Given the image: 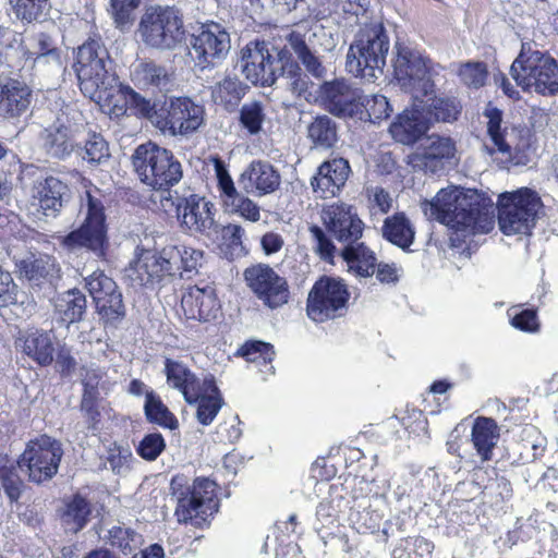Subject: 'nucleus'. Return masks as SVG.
Masks as SVG:
<instances>
[{
	"mask_svg": "<svg viewBox=\"0 0 558 558\" xmlns=\"http://www.w3.org/2000/svg\"><path fill=\"white\" fill-rule=\"evenodd\" d=\"M15 15L28 23L39 21L49 9V0H10Z\"/></svg>",
	"mask_w": 558,
	"mask_h": 558,
	"instance_id": "nucleus-49",
	"label": "nucleus"
},
{
	"mask_svg": "<svg viewBox=\"0 0 558 558\" xmlns=\"http://www.w3.org/2000/svg\"><path fill=\"white\" fill-rule=\"evenodd\" d=\"M211 161L223 211L228 215L236 216L246 222L257 223L262 219V207L250 198V194H243L236 190L221 158L213 157Z\"/></svg>",
	"mask_w": 558,
	"mask_h": 558,
	"instance_id": "nucleus-17",
	"label": "nucleus"
},
{
	"mask_svg": "<svg viewBox=\"0 0 558 558\" xmlns=\"http://www.w3.org/2000/svg\"><path fill=\"white\" fill-rule=\"evenodd\" d=\"M85 287L96 303L99 315L109 323L125 316L122 293L117 283L104 271L97 270L85 278Z\"/></svg>",
	"mask_w": 558,
	"mask_h": 558,
	"instance_id": "nucleus-22",
	"label": "nucleus"
},
{
	"mask_svg": "<svg viewBox=\"0 0 558 558\" xmlns=\"http://www.w3.org/2000/svg\"><path fill=\"white\" fill-rule=\"evenodd\" d=\"M160 203L166 211L169 210V206L175 208L182 229L190 234L211 236L217 232L214 204L205 197L191 194L174 203L169 194V197L161 198Z\"/></svg>",
	"mask_w": 558,
	"mask_h": 558,
	"instance_id": "nucleus-15",
	"label": "nucleus"
},
{
	"mask_svg": "<svg viewBox=\"0 0 558 558\" xmlns=\"http://www.w3.org/2000/svg\"><path fill=\"white\" fill-rule=\"evenodd\" d=\"M288 77L290 78V88L291 90L300 96L306 98V94L308 92L310 85L312 82L306 73H303L301 68L298 64H291L290 69L287 72Z\"/></svg>",
	"mask_w": 558,
	"mask_h": 558,
	"instance_id": "nucleus-64",
	"label": "nucleus"
},
{
	"mask_svg": "<svg viewBox=\"0 0 558 558\" xmlns=\"http://www.w3.org/2000/svg\"><path fill=\"white\" fill-rule=\"evenodd\" d=\"M459 76L465 85L478 88L485 83L487 76L486 66L481 62H469L460 68Z\"/></svg>",
	"mask_w": 558,
	"mask_h": 558,
	"instance_id": "nucleus-62",
	"label": "nucleus"
},
{
	"mask_svg": "<svg viewBox=\"0 0 558 558\" xmlns=\"http://www.w3.org/2000/svg\"><path fill=\"white\" fill-rule=\"evenodd\" d=\"M186 245H166L160 251V259H163L165 265L169 270V276H173L181 271L182 268V250H185Z\"/></svg>",
	"mask_w": 558,
	"mask_h": 558,
	"instance_id": "nucleus-63",
	"label": "nucleus"
},
{
	"mask_svg": "<svg viewBox=\"0 0 558 558\" xmlns=\"http://www.w3.org/2000/svg\"><path fill=\"white\" fill-rule=\"evenodd\" d=\"M197 404L196 417L202 425H209L221 408L219 393L205 397L195 402Z\"/></svg>",
	"mask_w": 558,
	"mask_h": 558,
	"instance_id": "nucleus-61",
	"label": "nucleus"
},
{
	"mask_svg": "<svg viewBox=\"0 0 558 558\" xmlns=\"http://www.w3.org/2000/svg\"><path fill=\"white\" fill-rule=\"evenodd\" d=\"M381 235L391 244L407 251L414 242L415 231L403 213H396L384 220Z\"/></svg>",
	"mask_w": 558,
	"mask_h": 558,
	"instance_id": "nucleus-36",
	"label": "nucleus"
},
{
	"mask_svg": "<svg viewBox=\"0 0 558 558\" xmlns=\"http://www.w3.org/2000/svg\"><path fill=\"white\" fill-rule=\"evenodd\" d=\"M424 215L454 230L458 239L488 233L494 226L493 205L476 191L452 186L440 190L422 205Z\"/></svg>",
	"mask_w": 558,
	"mask_h": 558,
	"instance_id": "nucleus-1",
	"label": "nucleus"
},
{
	"mask_svg": "<svg viewBox=\"0 0 558 558\" xmlns=\"http://www.w3.org/2000/svg\"><path fill=\"white\" fill-rule=\"evenodd\" d=\"M20 347L27 356L39 365H49L54 355V337L51 332L34 330L20 339Z\"/></svg>",
	"mask_w": 558,
	"mask_h": 558,
	"instance_id": "nucleus-33",
	"label": "nucleus"
},
{
	"mask_svg": "<svg viewBox=\"0 0 558 558\" xmlns=\"http://www.w3.org/2000/svg\"><path fill=\"white\" fill-rule=\"evenodd\" d=\"M166 442L158 433L146 435L137 446V453L147 461H155L165 450Z\"/></svg>",
	"mask_w": 558,
	"mask_h": 558,
	"instance_id": "nucleus-60",
	"label": "nucleus"
},
{
	"mask_svg": "<svg viewBox=\"0 0 558 558\" xmlns=\"http://www.w3.org/2000/svg\"><path fill=\"white\" fill-rule=\"evenodd\" d=\"M132 162L140 180L156 191L170 194L169 189L183 177L181 162L173 153L151 142L136 147Z\"/></svg>",
	"mask_w": 558,
	"mask_h": 558,
	"instance_id": "nucleus-6",
	"label": "nucleus"
},
{
	"mask_svg": "<svg viewBox=\"0 0 558 558\" xmlns=\"http://www.w3.org/2000/svg\"><path fill=\"white\" fill-rule=\"evenodd\" d=\"M231 48V39L219 24H210L194 35L191 40L190 56L202 69L216 66L226 59Z\"/></svg>",
	"mask_w": 558,
	"mask_h": 558,
	"instance_id": "nucleus-21",
	"label": "nucleus"
},
{
	"mask_svg": "<svg viewBox=\"0 0 558 558\" xmlns=\"http://www.w3.org/2000/svg\"><path fill=\"white\" fill-rule=\"evenodd\" d=\"M350 171V165L343 158L325 161L319 166L311 185L320 198L332 197L345 184Z\"/></svg>",
	"mask_w": 558,
	"mask_h": 558,
	"instance_id": "nucleus-27",
	"label": "nucleus"
},
{
	"mask_svg": "<svg viewBox=\"0 0 558 558\" xmlns=\"http://www.w3.org/2000/svg\"><path fill=\"white\" fill-rule=\"evenodd\" d=\"M322 219L327 231L344 246L355 243L362 238L364 222L351 205L330 204L323 209Z\"/></svg>",
	"mask_w": 558,
	"mask_h": 558,
	"instance_id": "nucleus-23",
	"label": "nucleus"
},
{
	"mask_svg": "<svg viewBox=\"0 0 558 558\" xmlns=\"http://www.w3.org/2000/svg\"><path fill=\"white\" fill-rule=\"evenodd\" d=\"M428 120L421 105L404 109L391 123L389 132L392 138L403 145L416 143L428 130Z\"/></svg>",
	"mask_w": 558,
	"mask_h": 558,
	"instance_id": "nucleus-28",
	"label": "nucleus"
},
{
	"mask_svg": "<svg viewBox=\"0 0 558 558\" xmlns=\"http://www.w3.org/2000/svg\"><path fill=\"white\" fill-rule=\"evenodd\" d=\"M20 274L29 281L53 277L58 272L56 258L48 254L31 255L19 264Z\"/></svg>",
	"mask_w": 558,
	"mask_h": 558,
	"instance_id": "nucleus-40",
	"label": "nucleus"
},
{
	"mask_svg": "<svg viewBox=\"0 0 558 558\" xmlns=\"http://www.w3.org/2000/svg\"><path fill=\"white\" fill-rule=\"evenodd\" d=\"M489 142L484 150L499 168L524 163V151L531 145V131L525 126H502V112L488 105L484 110Z\"/></svg>",
	"mask_w": 558,
	"mask_h": 558,
	"instance_id": "nucleus-4",
	"label": "nucleus"
},
{
	"mask_svg": "<svg viewBox=\"0 0 558 558\" xmlns=\"http://www.w3.org/2000/svg\"><path fill=\"white\" fill-rule=\"evenodd\" d=\"M22 57L24 58V62L17 63L19 69L21 70H33L44 72L46 69L51 71H60L61 70V59L58 50H50L44 52H32L29 50H24L20 48Z\"/></svg>",
	"mask_w": 558,
	"mask_h": 558,
	"instance_id": "nucleus-44",
	"label": "nucleus"
},
{
	"mask_svg": "<svg viewBox=\"0 0 558 558\" xmlns=\"http://www.w3.org/2000/svg\"><path fill=\"white\" fill-rule=\"evenodd\" d=\"M340 254L349 270L357 276L366 278L375 274L376 255L364 243H350L342 248Z\"/></svg>",
	"mask_w": 558,
	"mask_h": 558,
	"instance_id": "nucleus-37",
	"label": "nucleus"
},
{
	"mask_svg": "<svg viewBox=\"0 0 558 558\" xmlns=\"http://www.w3.org/2000/svg\"><path fill=\"white\" fill-rule=\"evenodd\" d=\"M429 108L435 119L442 122L454 121L460 113V106L453 98H435Z\"/></svg>",
	"mask_w": 558,
	"mask_h": 558,
	"instance_id": "nucleus-58",
	"label": "nucleus"
},
{
	"mask_svg": "<svg viewBox=\"0 0 558 558\" xmlns=\"http://www.w3.org/2000/svg\"><path fill=\"white\" fill-rule=\"evenodd\" d=\"M456 142L451 137L432 134L408 155L407 162L413 170L437 173L456 158Z\"/></svg>",
	"mask_w": 558,
	"mask_h": 558,
	"instance_id": "nucleus-19",
	"label": "nucleus"
},
{
	"mask_svg": "<svg viewBox=\"0 0 558 558\" xmlns=\"http://www.w3.org/2000/svg\"><path fill=\"white\" fill-rule=\"evenodd\" d=\"M310 234L313 241V248L319 257L331 262L335 256L336 246L325 231L318 226L310 227Z\"/></svg>",
	"mask_w": 558,
	"mask_h": 558,
	"instance_id": "nucleus-59",
	"label": "nucleus"
},
{
	"mask_svg": "<svg viewBox=\"0 0 558 558\" xmlns=\"http://www.w3.org/2000/svg\"><path fill=\"white\" fill-rule=\"evenodd\" d=\"M144 411L150 423L158 424L169 429H175L178 427V420L154 391L146 392Z\"/></svg>",
	"mask_w": 558,
	"mask_h": 558,
	"instance_id": "nucleus-42",
	"label": "nucleus"
},
{
	"mask_svg": "<svg viewBox=\"0 0 558 558\" xmlns=\"http://www.w3.org/2000/svg\"><path fill=\"white\" fill-rule=\"evenodd\" d=\"M90 513L92 509L87 499L81 495H75L66 504L62 519L66 529L76 533L86 525Z\"/></svg>",
	"mask_w": 558,
	"mask_h": 558,
	"instance_id": "nucleus-43",
	"label": "nucleus"
},
{
	"mask_svg": "<svg viewBox=\"0 0 558 558\" xmlns=\"http://www.w3.org/2000/svg\"><path fill=\"white\" fill-rule=\"evenodd\" d=\"M279 56V52L271 53L265 41H251L241 49L239 66L252 84L271 86L282 71Z\"/></svg>",
	"mask_w": 558,
	"mask_h": 558,
	"instance_id": "nucleus-16",
	"label": "nucleus"
},
{
	"mask_svg": "<svg viewBox=\"0 0 558 558\" xmlns=\"http://www.w3.org/2000/svg\"><path fill=\"white\" fill-rule=\"evenodd\" d=\"M388 50L389 39L383 24L366 25L349 47L345 69L355 77L373 82L384 72Z\"/></svg>",
	"mask_w": 558,
	"mask_h": 558,
	"instance_id": "nucleus-5",
	"label": "nucleus"
},
{
	"mask_svg": "<svg viewBox=\"0 0 558 558\" xmlns=\"http://www.w3.org/2000/svg\"><path fill=\"white\" fill-rule=\"evenodd\" d=\"M542 201L529 187L506 192L498 197V225L505 235H530L538 219Z\"/></svg>",
	"mask_w": 558,
	"mask_h": 558,
	"instance_id": "nucleus-9",
	"label": "nucleus"
},
{
	"mask_svg": "<svg viewBox=\"0 0 558 558\" xmlns=\"http://www.w3.org/2000/svg\"><path fill=\"white\" fill-rule=\"evenodd\" d=\"M150 120L163 134L189 135L204 123V108L189 97H173L166 100Z\"/></svg>",
	"mask_w": 558,
	"mask_h": 558,
	"instance_id": "nucleus-12",
	"label": "nucleus"
},
{
	"mask_svg": "<svg viewBox=\"0 0 558 558\" xmlns=\"http://www.w3.org/2000/svg\"><path fill=\"white\" fill-rule=\"evenodd\" d=\"M511 325L521 331L535 332L539 324L534 310H520V306H513L508 311Z\"/></svg>",
	"mask_w": 558,
	"mask_h": 558,
	"instance_id": "nucleus-57",
	"label": "nucleus"
},
{
	"mask_svg": "<svg viewBox=\"0 0 558 558\" xmlns=\"http://www.w3.org/2000/svg\"><path fill=\"white\" fill-rule=\"evenodd\" d=\"M239 353L251 363H256L259 366L267 367L266 372L272 373L274 366L271 362L275 356L274 347L263 341L246 342L239 351ZM260 372H265L260 369Z\"/></svg>",
	"mask_w": 558,
	"mask_h": 558,
	"instance_id": "nucleus-45",
	"label": "nucleus"
},
{
	"mask_svg": "<svg viewBox=\"0 0 558 558\" xmlns=\"http://www.w3.org/2000/svg\"><path fill=\"white\" fill-rule=\"evenodd\" d=\"M499 439L497 423L489 417H477L472 427L471 441L482 462L489 461Z\"/></svg>",
	"mask_w": 558,
	"mask_h": 558,
	"instance_id": "nucleus-34",
	"label": "nucleus"
},
{
	"mask_svg": "<svg viewBox=\"0 0 558 558\" xmlns=\"http://www.w3.org/2000/svg\"><path fill=\"white\" fill-rule=\"evenodd\" d=\"M142 0H109L108 12L117 28L125 29L134 20V12Z\"/></svg>",
	"mask_w": 558,
	"mask_h": 558,
	"instance_id": "nucleus-48",
	"label": "nucleus"
},
{
	"mask_svg": "<svg viewBox=\"0 0 558 558\" xmlns=\"http://www.w3.org/2000/svg\"><path fill=\"white\" fill-rule=\"evenodd\" d=\"M137 34L148 48L172 51L185 40L182 16L172 7L150 5L142 14Z\"/></svg>",
	"mask_w": 558,
	"mask_h": 558,
	"instance_id": "nucleus-8",
	"label": "nucleus"
},
{
	"mask_svg": "<svg viewBox=\"0 0 558 558\" xmlns=\"http://www.w3.org/2000/svg\"><path fill=\"white\" fill-rule=\"evenodd\" d=\"M307 138L317 150H328L338 142V129L333 119L327 114L315 117L306 128Z\"/></svg>",
	"mask_w": 558,
	"mask_h": 558,
	"instance_id": "nucleus-38",
	"label": "nucleus"
},
{
	"mask_svg": "<svg viewBox=\"0 0 558 558\" xmlns=\"http://www.w3.org/2000/svg\"><path fill=\"white\" fill-rule=\"evenodd\" d=\"M45 146L52 157L64 159L70 156L77 147V129L65 125L61 118L57 123L46 129Z\"/></svg>",
	"mask_w": 558,
	"mask_h": 558,
	"instance_id": "nucleus-31",
	"label": "nucleus"
},
{
	"mask_svg": "<svg viewBox=\"0 0 558 558\" xmlns=\"http://www.w3.org/2000/svg\"><path fill=\"white\" fill-rule=\"evenodd\" d=\"M86 307V296L77 289L62 293L56 301V311L68 325L82 320Z\"/></svg>",
	"mask_w": 558,
	"mask_h": 558,
	"instance_id": "nucleus-39",
	"label": "nucleus"
},
{
	"mask_svg": "<svg viewBox=\"0 0 558 558\" xmlns=\"http://www.w3.org/2000/svg\"><path fill=\"white\" fill-rule=\"evenodd\" d=\"M81 92L97 104L116 106L121 92L118 77L106 47L90 39L77 48L73 64Z\"/></svg>",
	"mask_w": 558,
	"mask_h": 558,
	"instance_id": "nucleus-2",
	"label": "nucleus"
},
{
	"mask_svg": "<svg viewBox=\"0 0 558 558\" xmlns=\"http://www.w3.org/2000/svg\"><path fill=\"white\" fill-rule=\"evenodd\" d=\"M265 119V108L260 101H247L240 110V124L250 135H256L263 130Z\"/></svg>",
	"mask_w": 558,
	"mask_h": 558,
	"instance_id": "nucleus-46",
	"label": "nucleus"
},
{
	"mask_svg": "<svg viewBox=\"0 0 558 558\" xmlns=\"http://www.w3.org/2000/svg\"><path fill=\"white\" fill-rule=\"evenodd\" d=\"M288 44L310 75L317 80H323L327 76V68L319 56L310 48L304 34L292 32L288 36Z\"/></svg>",
	"mask_w": 558,
	"mask_h": 558,
	"instance_id": "nucleus-35",
	"label": "nucleus"
},
{
	"mask_svg": "<svg viewBox=\"0 0 558 558\" xmlns=\"http://www.w3.org/2000/svg\"><path fill=\"white\" fill-rule=\"evenodd\" d=\"M246 90L247 86L238 77L226 76L213 87L211 97L216 104L231 111L240 104Z\"/></svg>",
	"mask_w": 558,
	"mask_h": 558,
	"instance_id": "nucleus-41",
	"label": "nucleus"
},
{
	"mask_svg": "<svg viewBox=\"0 0 558 558\" xmlns=\"http://www.w3.org/2000/svg\"><path fill=\"white\" fill-rule=\"evenodd\" d=\"M178 505L175 515L179 522L199 525L218 511L217 484L207 477H197L192 485L183 475H177L170 484Z\"/></svg>",
	"mask_w": 558,
	"mask_h": 558,
	"instance_id": "nucleus-7",
	"label": "nucleus"
},
{
	"mask_svg": "<svg viewBox=\"0 0 558 558\" xmlns=\"http://www.w3.org/2000/svg\"><path fill=\"white\" fill-rule=\"evenodd\" d=\"M104 194L95 185H85L80 195L78 226L62 236L61 245L69 251L85 248L104 256L108 246Z\"/></svg>",
	"mask_w": 558,
	"mask_h": 558,
	"instance_id": "nucleus-3",
	"label": "nucleus"
},
{
	"mask_svg": "<svg viewBox=\"0 0 558 558\" xmlns=\"http://www.w3.org/2000/svg\"><path fill=\"white\" fill-rule=\"evenodd\" d=\"M62 456L61 444L43 435L27 444L17 464L21 470H27L31 482L40 484L51 480L58 473Z\"/></svg>",
	"mask_w": 558,
	"mask_h": 558,
	"instance_id": "nucleus-13",
	"label": "nucleus"
},
{
	"mask_svg": "<svg viewBox=\"0 0 558 558\" xmlns=\"http://www.w3.org/2000/svg\"><path fill=\"white\" fill-rule=\"evenodd\" d=\"M219 393L215 380L213 377H206L203 381H199L193 374L192 384L187 386L183 393L184 400L194 404V402L205 397H211V395Z\"/></svg>",
	"mask_w": 558,
	"mask_h": 558,
	"instance_id": "nucleus-56",
	"label": "nucleus"
},
{
	"mask_svg": "<svg viewBox=\"0 0 558 558\" xmlns=\"http://www.w3.org/2000/svg\"><path fill=\"white\" fill-rule=\"evenodd\" d=\"M181 306L187 319L208 322L216 317L219 310L214 289L190 287L182 295Z\"/></svg>",
	"mask_w": 558,
	"mask_h": 558,
	"instance_id": "nucleus-29",
	"label": "nucleus"
},
{
	"mask_svg": "<svg viewBox=\"0 0 558 558\" xmlns=\"http://www.w3.org/2000/svg\"><path fill=\"white\" fill-rule=\"evenodd\" d=\"M0 480L5 495L11 501H17L25 489V484L13 465L0 469Z\"/></svg>",
	"mask_w": 558,
	"mask_h": 558,
	"instance_id": "nucleus-55",
	"label": "nucleus"
},
{
	"mask_svg": "<svg viewBox=\"0 0 558 558\" xmlns=\"http://www.w3.org/2000/svg\"><path fill=\"white\" fill-rule=\"evenodd\" d=\"M392 109L387 98L383 95H363V114H365L371 122L376 123L387 119Z\"/></svg>",
	"mask_w": 558,
	"mask_h": 558,
	"instance_id": "nucleus-53",
	"label": "nucleus"
},
{
	"mask_svg": "<svg viewBox=\"0 0 558 558\" xmlns=\"http://www.w3.org/2000/svg\"><path fill=\"white\" fill-rule=\"evenodd\" d=\"M244 279L255 295L269 308H278L289 300L287 280L269 265L256 264L246 268Z\"/></svg>",
	"mask_w": 558,
	"mask_h": 558,
	"instance_id": "nucleus-20",
	"label": "nucleus"
},
{
	"mask_svg": "<svg viewBox=\"0 0 558 558\" xmlns=\"http://www.w3.org/2000/svg\"><path fill=\"white\" fill-rule=\"evenodd\" d=\"M22 44L20 34L0 26V64L7 63L11 68H17V62L13 60V53H17Z\"/></svg>",
	"mask_w": 558,
	"mask_h": 558,
	"instance_id": "nucleus-50",
	"label": "nucleus"
},
{
	"mask_svg": "<svg viewBox=\"0 0 558 558\" xmlns=\"http://www.w3.org/2000/svg\"><path fill=\"white\" fill-rule=\"evenodd\" d=\"M510 74L517 85L524 90H534L542 95L558 93V63L538 50L525 45L510 68Z\"/></svg>",
	"mask_w": 558,
	"mask_h": 558,
	"instance_id": "nucleus-10",
	"label": "nucleus"
},
{
	"mask_svg": "<svg viewBox=\"0 0 558 558\" xmlns=\"http://www.w3.org/2000/svg\"><path fill=\"white\" fill-rule=\"evenodd\" d=\"M32 100V90L20 81L0 82V117L16 118L24 113Z\"/></svg>",
	"mask_w": 558,
	"mask_h": 558,
	"instance_id": "nucleus-30",
	"label": "nucleus"
},
{
	"mask_svg": "<svg viewBox=\"0 0 558 558\" xmlns=\"http://www.w3.org/2000/svg\"><path fill=\"white\" fill-rule=\"evenodd\" d=\"M350 293L340 279L323 277L313 286L306 312L314 322H325L342 316L347 311Z\"/></svg>",
	"mask_w": 558,
	"mask_h": 558,
	"instance_id": "nucleus-14",
	"label": "nucleus"
},
{
	"mask_svg": "<svg viewBox=\"0 0 558 558\" xmlns=\"http://www.w3.org/2000/svg\"><path fill=\"white\" fill-rule=\"evenodd\" d=\"M69 198L68 184L57 177L49 175L37 181L32 189V205L47 217H56Z\"/></svg>",
	"mask_w": 558,
	"mask_h": 558,
	"instance_id": "nucleus-24",
	"label": "nucleus"
},
{
	"mask_svg": "<svg viewBox=\"0 0 558 558\" xmlns=\"http://www.w3.org/2000/svg\"><path fill=\"white\" fill-rule=\"evenodd\" d=\"M131 80L137 88L153 94L167 93L174 84L173 73L151 60L135 63L131 71Z\"/></svg>",
	"mask_w": 558,
	"mask_h": 558,
	"instance_id": "nucleus-26",
	"label": "nucleus"
},
{
	"mask_svg": "<svg viewBox=\"0 0 558 558\" xmlns=\"http://www.w3.org/2000/svg\"><path fill=\"white\" fill-rule=\"evenodd\" d=\"M395 50L393 72L400 85L411 90L415 99L432 95L433 76L438 74L440 65H433L411 43L397 41Z\"/></svg>",
	"mask_w": 558,
	"mask_h": 558,
	"instance_id": "nucleus-11",
	"label": "nucleus"
},
{
	"mask_svg": "<svg viewBox=\"0 0 558 558\" xmlns=\"http://www.w3.org/2000/svg\"><path fill=\"white\" fill-rule=\"evenodd\" d=\"M109 539L113 547L119 548L124 554L132 553L142 544V536L125 526H113L109 531Z\"/></svg>",
	"mask_w": 558,
	"mask_h": 558,
	"instance_id": "nucleus-52",
	"label": "nucleus"
},
{
	"mask_svg": "<svg viewBox=\"0 0 558 558\" xmlns=\"http://www.w3.org/2000/svg\"><path fill=\"white\" fill-rule=\"evenodd\" d=\"M319 99L324 108L339 118L363 114V92L345 78L325 81L319 85Z\"/></svg>",
	"mask_w": 558,
	"mask_h": 558,
	"instance_id": "nucleus-18",
	"label": "nucleus"
},
{
	"mask_svg": "<svg viewBox=\"0 0 558 558\" xmlns=\"http://www.w3.org/2000/svg\"><path fill=\"white\" fill-rule=\"evenodd\" d=\"M384 501V496L374 495L354 500L351 507L349 519L356 526L357 531H376L379 529L384 513L377 507Z\"/></svg>",
	"mask_w": 558,
	"mask_h": 558,
	"instance_id": "nucleus-32",
	"label": "nucleus"
},
{
	"mask_svg": "<svg viewBox=\"0 0 558 558\" xmlns=\"http://www.w3.org/2000/svg\"><path fill=\"white\" fill-rule=\"evenodd\" d=\"M160 252L144 254L136 265V270L140 276L146 275V279L142 277V281L153 282L159 280L165 275H169V270L165 265L163 259H160Z\"/></svg>",
	"mask_w": 558,
	"mask_h": 558,
	"instance_id": "nucleus-47",
	"label": "nucleus"
},
{
	"mask_svg": "<svg viewBox=\"0 0 558 558\" xmlns=\"http://www.w3.org/2000/svg\"><path fill=\"white\" fill-rule=\"evenodd\" d=\"M281 183L278 170L268 161H252L241 173L239 184L246 193L254 196H265L274 193Z\"/></svg>",
	"mask_w": 558,
	"mask_h": 558,
	"instance_id": "nucleus-25",
	"label": "nucleus"
},
{
	"mask_svg": "<svg viewBox=\"0 0 558 558\" xmlns=\"http://www.w3.org/2000/svg\"><path fill=\"white\" fill-rule=\"evenodd\" d=\"M110 156L108 143L100 135L93 133L86 140L84 148L82 149V158L89 163H101Z\"/></svg>",
	"mask_w": 558,
	"mask_h": 558,
	"instance_id": "nucleus-51",
	"label": "nucleus"
},
{
	"mask_svg": "<svg viewBox=\"0 0 558 558\" xmlns=\"http://www.w3.org/2000/svg\"><path fill=\"white\" fill-rule=\"evenodd\" d=\"M165 373L168 384L184 393L192 384L193 373L182 363L171 360L166 361Z\"/></svg>",
	"mask_w": 558,
	"mask_h": 558,
	"instance_id": "nucleus-54",
	"label": "nucleus"
}]
</instances>
